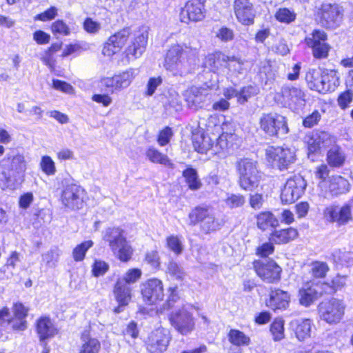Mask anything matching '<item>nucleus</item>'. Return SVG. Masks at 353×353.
Here are the masks:
<instances>
[{"mask_svg":"<svg viewBox=\"0 0 353 353\" xmlns=\"http://www.w3.org/2000/svg\"><path fill=\"white\" fill-rule=\"evenodd\" d=\"M197 54V49L185 44H172L165 56L164 66L169 70H181L187 68V63Z\"/></svg>","mask_w":353,"mask_h":353,"instance_id":"1","label":"nucleus"},{"mask_svg":"<svg viewBox=\"0 0 353 353\" xmlns=\"http://www.w3.org/2000/svg\"><path fill=\"white\" fill-rule=\"evenodd\" d=\"M103 240L120 261L126 262L131 259L133 250L127 241L123 230L120 228H108L104 233Z\"/></svg>","mask_w":353,"mask_h":353,"instance_id":"2","label":"nucleus"},{"mask_svg":"<svg viewBox=\"0 0 353 353\" xmlns=\"http://www.w3.org/2000/svg\"><path fill=\"white\" fill-rule=\"evenodd\" d=\"M189 225L194 226L199 224L201 230L204 234L219 230L223 222L215 217L212 208L209 207L197 206L192 209L188 214Z\"/></svg>","mask_w":353,"mask_h":353,"instance_id":"3","label":"nucleus"},{"mask_svg":"<svg viewBox=\"0 0 353 353\" xmlns=\"http://www.w3.org/2000/svg\"><path fill=\"white\" fill-rule=\"evenodd\" d=\"M238 171L240 175L239 185L245 190H252L258 186L261 178L256 168V162L250 158H243L238 163Z\"/></svg>","mask_w":353,"mask_h":353,"instance_id":"4","label":"nucleus"},{"mask_svg":"<svg viewBox=\"0 0 353 353\" xmlns=\"http://www.w3.org/2000/svg\"><path fill=\"white\" fill-rule=\"evenodd\" d=\"M343 12L339 5L324 3L318 11L319 24L326 29L334 30L342 23Z\"/></svg>","mask_w":353,"mask_h":353,"instance_id":"5","label":"nucleus"},{"mask_svg":"<svg viewBox=\"0 0 353 353\" xmlns=\"http://www.w3.org/2000/svg\"><path fill=\"white\" fill-rule=\"evenodd\" d=\"M325 221L335 223L337 226H343L353 221L352 205L345 203L342 205H330L326 206L323 212Z\"/></svg>","mask_w":353,"mask_h":353,"instance_id":"6","label":"nucleus"},{"mask_svg":"<svg viewBox=\"0 0 353 353\" xmlns=\"http://www.w3.org/2000/svg\"><path fill=\"white\" fill-rule=\"evenodd\" d=\"M345 305L342 300L332 298L321 303L319 311L322 320L328 324L339 323L345 314Z\"/></svg>","mask_w":353,"mask_h":353,"instance_id":"7","label":"nucleus"},{"mask_svg":"<svg viewBox=\"0 0 353 353\" xmlns=\"http://www.w3.org/2000/svg\"><path fill=\"white\" fill-rule=\"evenodd\" d=\"M253 268L257 276L264 282L272 283L281 279L282 268L274 260H255Z\"/></svg>","mask_w":353,"mask_h":353,"instance_id":"8","label":"nucleus"},{"mask_svg":"<svg viewBox=\"0 0 353 353\" xmlns=\"http://www.w3.org/2000/svg\"><path fill=\"white\" fill-rule=\"evenodd\" d=\"M189 306L183 305L177 310L172 311L169 316L171 325L183 335H187L194 329V319L188 310Z\"/></svg>","mask_w":353,"mask_h":353,"instance_id":"9","label":"nucleus"},{"mask_svg":"<svg viewBox=\"0 0 353 353\" xmlns=\"http://www.w3.org/2000/svg\"><path fill=\"white\" fill-rule=\"evenodd\" d=\"M141 294L148 305H154L163 301L164 290L163 282L158 279H150L141 285Z\"/></svg>","mask_w":353,"mask_h":353,"instance_id":"10","label":"nucleus"},{"mask_svg":"<svg viewBox=\"0 0 353 353\" xmlns=\"http://www.w3.org/2000/svg\"><path fill=\"white\" fill-rule=\"evenodd\" d=\"M327 34L320 30H314L311 37L305 38L307 45L312 49L314 57L324 59L328 56L330 49V46L326 43Z\"/></svg>","mask_w":353,"mask_h":353,"instance_id":"11","label":"nucleus"},{"mask_svg":"<svg viewBox=\"0 0 353 353\" xmlns=\"http://www.w3.org/2000/svg\"><path fill=\"white\" fill-rule=\"evenodd\" d=\"M130 34V28L125 27L111 35L103 45V54L111 57L119 52L126 43Z\"/></svg>","mask_w":353,"mask_h":353,"instance_id":"12","label":"nucleus"},{"mask_svg":"<svg viewBox=\"0 0 353 353\" xmlns=\"http://www.w3.org/2000/svg\"><path fill=\"white\" fill-rule=\"evenodd\" d=\"M84 190L79 185L71 184L67 185L61 195V201L65 207L77 210L83 206Z\"/></svg>","mask_w":353,"mask_h":353,"instance_id":"13","label":"nucleus"},{"mask_svg":"<svg viewBox=\"0 0 353 353\" xmlns=\"http://www.w3.org/2000/svg\"><path fill=\"white\" fill-rule=\"evenodd\" d=\"M233 9L239 22L245 26L254 24L256 10L250 0H234Z\"/></svg>","mask_w":353,"mask_h":353,"instance_id":"14","label":"nucleus"},{"mask_svg":"<svg viewBox=\"0 0 353 353\" xmlns=\"http://www.w3.org/2000/svg\"><path fill=\"white\" fill-rule=\"evenodd\" d=\"M170 339L168 330L163 327L158 328L150 334L147 349L150 353H163L166 350Z\"/></svg>","mask_w":353,"mask_h":353,"instance_id":"15","label":"nucleus"},{"mask_svg":"<svg viewBox=\"0 0 353 353\" xmlns=\"http://www.w3.org/2000/svg\"><path fill=\"white\" fill-rule=\"evenodd\" d=\"M310 153L316 152L321 147H327L335 142L334 137L329 132L319 130L309 132L305 137Z\"/></svg>","mask_w":353,"mask_h":353,"instance_id":"16","label":"nucleus"},{"mask_svg":"<svg viewBox=\"0 0 353 353\" xmlns=\"http://www.w3.org/2000/svg\"><path fill=\"white\" fill-rule=\"evenodd\" d=\"M133 78L134 70L131 69L112 77L102 79L101 84L106 88L108 92L113 93L128 87Z\"/></svg>","mask_w":353,"mask_h":353,"instance_id":"17","label":"nucleus"},{"mask_svg":"<svg viewBox=\"0 0 353 353\" xmlns=\"http://www.w3.org/2000/svg\"><path fill=\"white\" fill-rule=\"evenodd\" d=\"M204 17V4L201 0L188 1L180 13L181 22L185 23L190 21H201Z\"/></svg>","mask_w":353,"mask_h":353,"instance_id":"18","label":"nucleus"},{"mask_svg":"<svg viewBox=\"0 0 353 353\" xmlns=\"http://www.w3.org/2000/svg\"><path fill=\"white\" fill-rule=\"evenodd\" d=\"M285 119L278 114H263L260 119L261 128L269 136L276 135L281 128H285Z\"/></svg>","mask_w":353,"mask_h":353,"instance_id":"19","label":"nucleus"},{"mask_svg":"<svg viewBox=\"0 0 353 353\" xmlns=\"http://www.w3.org/2000/svg\"><path fill=\"white\" fill-rule=\"evenodd\" d=\"M148 34L147 31L142 32L135 35L131 41L125 51L126 57L129 60H134L140 57L145 52L148 43Z\"/></svg>","mask_w":353,"mask_h":353,"instance_id":"20","label":"nucleus"},{"mask_svg":"<svg viewBox=\"0 0 353 353\" xmlns=\"http://www.w3.org/2000/svg\"><path fill=\"white\" fill-rule=\"evenodd\" d=\"M114 294L119 306L114 309L116 313H119L123 310V307L128 305L132 299V289L123 280H117L114 288Z\"/></svg>","mask_w":353,"mask_h":353,"instance_id":"21","label":"nucleus"},{"mask_svg":"<svg viewBox=\"0 0 353 353\" xmlns=\"http://www.w3.org/2000/svg\"><path fill=\"white\" fill-rule=\"evenodd\" d=\"M350 188V184L347 179L340 175H334L329 179L324 192L334 197L347 193Z\"/></svg>","mask_w":353,"mask_h":353,"instance_id":"22","label":"nucleus"},{"mask_svg":"<svg viewBox=\"0 0 353 353\" xmlns=\"http://www.w3.org/2000/svg\"><path fill=\"white\" fill-rule=\"evenodd\" d=\"M234 60V57H228L221 52L209 54L205 59V65L214 72L219 71L223 67L228 68L230 61Z\"/></svg>","mask_w":353,"mask_h":353,"instance_id":"23","label":"nucleus"},{"mask_svg":"<svg viewBox=\"0 0 353 353\" xmlns=\"http://www.w3.org/2000/svg\"><path fill=\"white\" fill-rule=\"evenodd\" d=\"M290 329L299 341H303L310 336L311 321L308 319H297L290 323Z\"/></svg>","mask_w":353,"mask_h":353,"instance_id":"24","label":"nucleus"},{"mask_svg":"<svg viewBox=\"0 0 353 353\" xmlns=\"http://www.w3.org/2000/svg\"><path fill=\"white\" fill-rule=\"evenodd\" d=\"M306 188V183L304 179L300 175H294L288 179V194L290 202H295L304 193Z\"/></svg>","mask_w":353,"mask_h":353,"instance_id":"25","label":"nucleus"},{"mask_svg":"<svg viewBox=\"0 0 353 353\" xmlns=\"http://www.w3.org/2000/svg\"><path fill=\"white\" fill-rule=\"evenodd\" d=\"M204 89L192 87L186 92L185 101L190 108L198 109L201 108L207 99L208 95Z\"/></svg>","mask_w":353,"mask_h":353,"instance_id":"26","label":"nucleus"},{"mask_svg":"<svg viewBox=\"0 0 353 353\" xmlns=\"http://www.w3.org/2000/svg\"><path fill=\"white\" fill-rule=\"evenodd\" d=\"M266 305L274 311L285 310L287 305V292L277 289L272 291Z\"/></svg>","mask_w":353,"mask_h":353,"instance_id":"27","label":"nucleus"},{"mask_svg":"<svg viewBox=\"0 0 353 353\" xmlns=\"http://www.w3.org/2000/svg\"><path fill=\"white\" fill-rule=\"evenodd\" d=\"M13 310L15 319L11 320L10 316L9 319L5 321L12 323V326L14 330H24L26 328V321L24 319L27 316L28 310L23 304L17 303L14 304Z\"/></svg>","mask_w":353,"mask_h":353,"instance_id":"28","label":"nucleus"},{"mask_svg":"<svg viewBox=\"0 0 353 353\" xmlns=\"http://www.w3.org/2000/svg\"><path fill=\"white\" fill-rule=\"evenodd\" d=\"M305 104L303 92L299 88L288 89V108L296 112L302 109Z\"/></svg>","mask_w":353,"mask_h":353,"instance_id":"29","label":"nucleus"},{"mask_svg":"<svg viewBox=\"0 0 353 353\" xmlns=\"http://www.w3.org/2000/svg\"><path fill=\"white\" fill-rule=\"evenodd\" d=\"M322 74L323 71L320 68L309 69L305 74V81L308 88L318 92H322Z\"/></svg>","mask_w":353,"mask_h":353,"instance_id":"30","label":"nucleus"},{"mask_svg":"<svg viewBox=\"0 0 353 353\" xmlns=\"http://www.w3.org/2000/svg\"><path fill=\"white\" fill-rule=\"evenodd\" d=\"M322 93L334 91L339 85L337 72L333 70H324L322 74Z\"/></svg>","mask_w":353,"mask_h":353,"instance_id":"31","label":"nucleus"},{"mask_svg":"<svg viewBox=\"0 0 353 353\" xmlns=\"http://www.w3.org/2000/svg\"><path fill=\"white\" fill-rule=\"evenodd\" d=\"M37 330L41 341L52 337L57 333V330L52 322L49 318L46 317L41 318L38 321Z\"/></svg>","mask_w":353,"mask_h":353,"instance_id":"32","label":"nucleus"},{"mask_svg":"<svg viewBox=\"0 0 353 353\" xmlns=\"http://www.w3.org/2000/svg\"><path fill=\"white\" fill-rule=\"evenodd\" d=\"M256 224L259 228L265 231L269 228L279 225V220L270 212H263L256 216Z\"/></svg>","mask_w":353,"mask_h":353,"instance_id":"33","label":"nucleus"},{"mask_svg":"<svg viewBox=\"0 0 353 353\" xmlns=\"http://www.w3.org/2000/svg\"><path fill=\"white\" fill-rule=\"evenodd\" d=\"M86 332L82 334V339L84 343L80 349L79 353H99L101 349L100 342L94 338H89Z\"/></svg>","mask_w":353,"mask_h":353,"instance_id":"34","label":"nucleus"},{"mask_svg":"<svg viewBox=\"0 0 353 353\" xmlns=\"http://www.w3.org/2000/svg\"><path fill=\"white\" fill-rule=\"evenodd\" d=\"M166 274L172 279L178 281H183L185 273L182 267H181L176 262L170 261L167 264Z\"/></svg>","mask_w":353,"mask_h":353,"instance_id":"35","label":"nucleus"},{"mask_svg":"<svg viewBox=\"0 0 353 353\" xmlns=\"http://www.w3.org/2000/svg\"><path fill=\"white\" fill-rule=\"evenodd\" d=\"M183 176L190 189L192 190H198L201 186V183L198 179L197 173L193 168H188L183 172Z\"/></svg>","mask_w":353,"mask_h":353,"instance_id":"36","label":"nucleus"},{"mask_svg":"<svg viewBox=\"0 0 353 353\" xmlns=\"http://www.w3.org/2000/svg\"><path fill=\"white\" fill-rule=\"evenodd\" d=\"M228 339L231 343L237 345H247L250 343V338L243 332L232 329L228 334Z\"/></svg>","mask_w":353,"mask_h":353,"instance_id":"37","label":"nucleus"},{"mask_svg":"<svg viewBox=\"0 0 353 353\" xmlns=\"http://www.w3.org/2000/svg\"><path fill=\"white\" fill-rule=\"evenodd\" d=\"M259 89L257 86L253 85H248L243 87L239 90V103L240 104H244L248 101V100L258 94Z\"/></svg>","mask_w":353,"mask_h":353,"instance_id":"38","label":"nucleus"},{"mask_svg":"<svg viewBox=\"0 0 353 353\" xmlns=\"http://www.w3.org/2000/svg\"><path fill=\"white\" fill-rule=\"evenodd\" d=\"M93 245V242L90 240L84 241L78 245L73 250V258L76 261H82L85 255L86 252Z\"/></svg>","mask_w":353,"mask_h":353,"instance_id":"39","label":"nucleus"},{"mask_svg":"<svg viewBox=\"0 0 353 353\" xmlns=\"http://www.w3.org/2000/svg\"><path fill=\"white\" fill-rule=\"evenodd\" d=\"M330 268L325 262L314 261L312 263V274L314 278L323 279L326 276Z\"/></svg>","mask_w":353,"mask_h":353,"instance_id":"40","label":"nucleus"},{"mask_svg":"<svg viewBox=\"0 0 353 353\" xmlns=\"http://www.w3.org/2000/svg\"><path fill=\"white\" fill-rule=\"evenodd\" d=\"M284 320L276 319L271 325L270 331L275 341L284 338Z\"/></svg>","mask_w":353,"mask_h":353,"instance_id":"41","label":"nucleus"},{"mask_svg":"<svg viewBox=\"0 0 353 353\" xmlns=\"http://www.w3.org/2000/svg\"><path fill=\"white\" fill-rule=\"evenodd\" d=\"M22 156H12L8 157L3 161V166H6L7 164L11 163V170L15 169L17 172H21L25 168Z\"/></svg>","mask_w":353,"mask_h":353,"instance_id":"42","label":"nucleus"},{"mask_svg":"<svg viewBox=\"0 0 353 353\" xmlns=\"http://www.w3.org/2000/svg\"><path fill=\"white\" fill-rule=\"evenodd\" d=\"M322 113L319 110H315L311 114H308L303 120V125L305 128H311L315 125H317L321 120Z\"/></svg>","mask_w":353,"mask_h":353,"instance_id":"43","label":"nucleus"},{"mask_svg":"<svg viewBox=\"0 0 353 353\" xmlns=\"http://www.w3.org/2000/svg\"><path fill=\"white\" fill-rule=\"evenodd\" d=\"M14 188V182L10 172L8 173L6 170H0V188L4 190H12Z\"/></svg>","mask_w":353,"mask_h":353,"instance_id":"44","label":"nucleus"},{"mask_svg":"<svg viewBox=\"0 0 353 353\" xmlns=\"http://www.w3.org/2000/svg\"><path fill=\"white\" fill-rule=\"evenodd\" d=\"M142 272L140 269L132 268L126 272L123 277L118 280H123L130 286V284L136 283L141 276Z\"/></svg>","mask_w":353,"mask_h":353,"instance_id":"45","label":"nucleus"},{"mask_svg":"<svg viewBox=\"0 0 353 353\" xmlns=\"http://www.w3.org/2000/svg\"><path fill=\"white\" fill-rule=\"evenodd\" d=\"M40 165L43 172L48 175H53L56 172L54 162L50 156H43Z\"/></svg>","mask_w":353,"mask_h":353,"instance_id":"46","label":"nucleus"},{"mask_svg":"<svg viewBox=\"0 0 353 353\" xmlns=\"http://www.w3.org/2000/svg\"><path fill=\"white\" fill-rule=\"evenodd\" d=\"M169 296L166 303L163 304V310H169L174 307V303L180 301V297L177 293V287H170L168 289Z\"/></svg>","mask_w":353,"mask_h":353,"instance_id":"47","label":"nucleus"},{"mask_svg":"<svg viewBox=\"0 0 353 353\" xmlns=\"http://www.w3.org/2000/svg\"><path fill=\"white\" fill-rule=\"evenodd\" d=\"M168 247L175 254H179L183 250L180 239L177 236L171 235L167 238Z\"/></svg>","mask_w":353,"mask_h":353,"instance_id":"48","label":"nucleus"},{"mask_svg":"<svg viewBox=\"0 0 353 353\" xmlns=\"http://www.w3.org/2000/svg\"><path fill=\"white\" fill-rule=\"evenodd\" d=\"M101 23L87 17L83 22L84 30L90 34H97L101 30Z\"/></svg>","mask_w":353,"mask_h":353,"instance_id":"49","label":"nucleus"},{"mask_svg":"<svg viewBox=\"0 0 353 353\" xmlns=\"http://www.w3.org/2000/svg\"><path fill=\"white\" fill-rule=\"evenodd\" d=\"M109 268V265L103 261L96 260L92 265V274L94 276L98 277L103 275Z\"/></svg>","mask_w":353,"mask_h":353,"instance_id":"50","label":"nucleus"},{"mask_svg":"<svg viewBox=\"0 0 353 353\" xmlns=\"http://www.w3.org/2000/svg\"><path fill=\"white\" fill-rule=\"evenodd\" d=\"M52 31L54 34H60L63 35L70 34V28L62 20H57L52 24Z\"/></svg>","mask_w":353,"mask_h":353,"instance_id":"51","label":"nucleus"},{"mask_svg":"<svg viewBox=\"0 0 353 353\" xmlns=\"http://www.w3.org/2000/svg\"><path fill=\"white\" fill-rule=\"evenodd\" d=\"M226 204L231 208L242 206L245 203V198L241 194H231L225 201Z\"/></svg>","mask_w":353,"mask_h":353,"instance_id":"52","label":"nucleus"},{"mask_svg":"<svg viewBox=\"0 0 353 353\" xmlns=\"http://www.w3.org/2000/svg\"><path fill=\"white\" fill-rule=\"evenodd\" d=\"M274 245L272 243H263L256 250V254L261 257H267L274 252Z\"/></svg>","mask_w":353,"mask_h":353,"instance_id":"53","label":"nucleus"},{"mask_svg":"<svg viewBox=\"0 0 353 353\" xmlns=\"http://www.w3.org/2000/svg\"><path fill=\"white\" fill-rule=\"evenodd\" d=\"M172 130L169 127H165L163 129L159 134L158 143L160 145H165L170 142L171 137H172Z\"/></svg>","mask_w":353,"mask_h":353,"instance_id":"54","label":"nucleus"},{"mask_svg":"<svg viewBox=\"0 0 353 353\" xmlns=\"http://www.w3.org/2000/svg\"><path fill=\"white\" fill-rule=\"evenodd\" d=\"M57 15V9L55 7L52 6L47 10H46L45 12L37 15L35 19L42 21H47L54 19Z\"/></svg>","mask_w":353,"mask_h":353,"instance_id":"55","label":"nucleus"},{"mask_svg":"<svg viewBox=\"0 0 353 353\" xmlns=\"http://www.w3.org/2000/svg\"><path fill=\"white\" fill-rule=\"evenodd\" d=\"M249 201L252 208L254 210H259L263 207L264 198L261 194L256 193L250 194Z\"/></svg>","mask_w":353,"mask_h":353,"instance_id":"56","label":"nucleus"},{"mask_svg":"<svg viewBox=\"0 0 353 353\" xmlns=\"http://www.w3.org/2000/svg\"><path fill=\"white\" fill-rule=\"evenodd\" d=\"M352 101V93L346 91L341 94L338 98V104L342 109H345Z\"/></svg>","mask_w":353,"mask_h":353,"instance_id":"57","label":"nucleus"},{"mask_svg":"<svg viewBox=\"0 0 353 353\" xmlns=\"http://www.w3.org/2000/svg\"><path fill=\"white\" fill-rule=\"evenodd\" d=\"M299 296L300 303L304 306H309L313 302V296L307 290H300Z\"/></svg>","mask_w":353,"mask_h":353,"instance_id":"58","label":"nucleus"},{"mask_svg":"<svg viewBox=\"0 0 353 353\" xmlns=\"http://www.w3.org/2000/svg\"><path fill=\"white\" fill-rule=\"evenodd\" d=\"M269 162L272 163V167H276L280 170L286 168V160L285 157L281 156H269Z\"/></svg>","mask_w":353,"mask_h":353,"instance_id":"59","label":"nucleus"},{"mask_svg":"<svg viewBox=\"0 0 353 353\" xmlns=\"http://www.w3.org/2000/svg\"><path fill=\"white\" fill-rule=\"evenodd\" d=\"M162 83V79L159 77H153L150 78L148 82L147 88V94L148 96H152L154 92L157 88Z\"/></svg>","mask_w":353,"mask_h":353,"instance_id":"60","label":"nucleus"},{"mask_svg":"<svg viewBox=\"0 0 353 353\" xmlns=\"http://www.w3.org/2000/svg\"><path fill=\"white\" fill-rule=\"evenodd\" d=\"M243 62L238 58L234 57V60L230 61L228 68L230 72H237L239 74L243 72Z\"/></svg>","mask_w":353,"mask_h":353,"instance_id":"61","label":"nucleus"},{"mask_svg":"<svg viewBox=\"0 0 353 353\" xmlns=\"http://www.w3.org/2000/svg\"><path fill=\"white\" fill-rule=\"evenodd\" d=\"M216 37L223 41H228L233 39L234 33L231 29L223 27L219 29Z\"/></svg>","mask_w":353,"mask_h":353,"instance_id":"62","label":"nucleus"},{"mask_svg":"<svg viewBox=\"0 0 353 353\" xmlns=\"http://www.w3.org/2000/svg\"><path fill=\"white\" fill-rule=\"evenodd\" d=\"M53 87L65 93H71L73 91V88L70 84L59 79L53 80Z\"/></svg>","mask_w":353,"mask_h":353,"instance_id":"63","label":"nucleus"},{"mask_svg":"<svg viewBox=\"0 0 353 353\" xmlns=\"http://www.w3.org/2000/svg\"><path fill=\"white\" fill-rule=\"evenodd\" d=\"M145 260L152 267L157 268L159 265V256L157 251L152 250L147 252L145 254Z\"/></svg>","mask_w":353,"mask_h":353,"instance_id":"64","label":"nucleus"}]
</instances>
